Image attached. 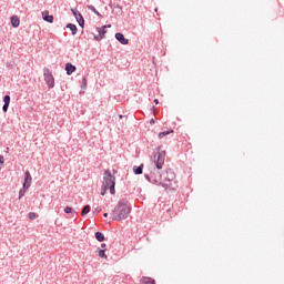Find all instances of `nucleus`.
<instances>
[{
    "mask_svg": "<svg viewBox=\"0 0 284 284\" xmlns=\"http://www.w3.org/2000/svg\"><path fill=\"white\" fill-rule=\"evenodd\" d=\"M132 212V205L125 199L119 201V203L114 206L111 212V219L113 221H125L130 216Z\"/></svg>",
    "mask_w": 284,
    "mask_h": 284,
    "instance_id": "obj_1",
    "label": "nucleus"
},
{
    "mask_svg": "<svg viewBox=\"0 0 284 284\" xmlns=\"http://www.w3.org/2000/svg\"><path fill=\"white\" fill-rule=\"evenodd\" d=\"M114 185H116V178H114L110 171H105L102 182L101 196H105V192H108V190H110V194H116Z\"/></svg>",
    "mask_w": 284,
    "mask_h": 284,
    "instance_id": "obj_2",
    "label": "nucleus"
},
{
    "mask_svg": "<svg viewBox=\"0 0 284 284\" xmlns=\"http://www.w3.org/2000/svg\"><path fill=\"white\" fill-rule=\"evenodd\" d=\"M43 75L48 88H54V75H52V72L45 69Z\"/></svg>",
    "mask_w": 284,
    "mask_h": 284,
    "instance_id": "obj_3",
    "label": "nucleus"
},
{
    "mask_svg": "<svg viewBox=\"0 0 284 284\" xmlns=\"http://www.w3.org/2000/svg\"><path fill=\"white\" fill-rule=\"evenodd\" d=\"M164 163H165V151H161L158 154L155 166L158 168V170H162Z\"/></svg>",
    "mask_w": 284,
    "mask_h": 284,
    "instance_id": "obj_4",
    "label": "nucleus"
},
{
    "mask_svg": "<svg viewBox=\"0 0 284 284\" xmlns=\"http://www.w3.org/2000/svg\"><path fill=\"white\" fill-rule=\"evenodd\" d=\"M32 183V175H30V171L24 172V182H23V187L29 190L30 185Z\"/></svg>",
    "mask_w": 284,
    "mask_h": 284,
    "instance_id": "obj_5",
    "label": "nucleus"
},
{
    "mask_svg": "<svg viewBox=\"0 0 284 284\" xmlns=\"http://www.w3.org/2000/svg\"><path fill=\"white\" fill-rule=\"evenodd\" d=\"M71 12L75 17L79 26H81V28H83V26L85 23V20H83V16H81V13L78 12L77 10H74V9H71Z\"/></svg>",
    "mask_w": 284,
    "mask_h": 284,
    "instance_id": "obj_6",
    "label": "nucleus"
},
{
    "mask_svg": "<svg viewBox=\"0 0 284 284\" xmlns=\"http://www.w3.org/2000/svg\"><path fill=\"white\" fill-rule=\"evenodd\" d=\"M105 28H112V26H104L102 27V29H98L99 34L94 37L95 41H101V39H103V37H105Z\"/></svg>",
    "mask_w": 284,
    "mask_h": 284,
    "instance_id": "obj_7",
    "label": "nucleus"
},
{
    "mask_svg": "<svg viewBox=\"0 0 284 284\" xmlns=\"http://www.w3.org/2000/svg\"><path fill=\"white\" fill-rule=\"evenodd\" d=\"M42 19H43V21H47L48 23H54V17L50 16V12H48V11L42 12Z\"/></svg>",
    "mask_w": 284,
    "mask_h": 284,
    "instance_id": "obj_8",
    "label": "nucleus"
},
{
    "mask_svg": "<svg viewBox=\"0 0 284 284\" xmlns=\"http://www.w3.org/2000/svg\"><path fill=\"white\" fill-rule=\"evenodd\" d=\"M116 41H120L122 45H128L130 43V40L125 39V36L123 33H115Z\"/></svg>",
    "mask_w": 284,
    "mask_h": 284,
    "instance_id": "obj_9",
    "label": "nucleus"
},
{
    "mask_svg": "<svg viewBox=\"0 0 284 284\" xmlns=\"http://www.w3.org/2000/svg\"><path fill=\"white\" fill-rule=\"evenodd\" d=\"M65 72L68 77H70L73 72H77V67L72 65V63L68 62L65 64Z\"/></svg>",
    "mask_w": 284,
    "mask_h": 284,
    "instance_id": "obj_10",
    "label": "nucleus"
},
{
    "mask_svg": "<svg viewBox=\"0 0 284 284\" xmlns=\"http://www.w3.org/2000/svg\"><path fill=\"white\" fill-rule=\"evenodd\" d=\"M20 24H21V20L19 19V17L18 16H12L11 17L12 28H19Z\"/></svg>",
    "mask_w": 284,
    "mask_h": 284,
    "instance_id": "obj_11",
    "label": "nucleus"
},
{
    "mask_svg": "<svg viewBox=\"0 0 284 284\" xmlns=\"http://www.w3.org/2000/svg\"><path fill=\"white\" fill-rule=\"evenodd\" d=\"M141 283L142 284H156V282L152 277H142Z\"/></svg>",
    "mask_w": 284,
    "mask_h": 284,
    "instance_id": "obj_12",
    "label": "nucleus"
},
{
    "mask_svg": "<svg viewBox=\"0 0 284 284\" xmlns=\"http://www.w3.org/2000/svg\"><path fill=\"white\" fill-rule=\"evenodd\" d=\"M95 239H97V241H99V243H103V241H105V235H103V233H101V232H97Z\"/></svg>",
    "mask_w": 284,
    "mask_h": 284,
    "instance_id": "obj_13",
    "label": "nucleus"
},
{
    "mask_svg": "<svg viewBox=\"0 0 284 284\" xmlns=\"http://www.w3.org/2000/svg\"><path fill=\"white\" fill-rule=\"evenodd\" d=\"M169 134H174V130L160 132L158 136H159V139H163L164 136H168Z\"/></svg>",
    "mask_w": 284,
    "mask_h": 284,
    "instance_id": "obj_14",
    "label": "nucleus"
},
{
    "mask_svg": "<svg viewBox=\"0 0 284 284\" xmlns=\"http://www.w3.org/2000/svg\"><path fill=\"white\" fill-rule=\"evenodd\" d=\"M133 172L134 174H143V164L140 166H134Z\"/></svg>",
    "mask_w": 284,
    "mask_h": 284,
    "instance_id": "obj_15",
    "label": "nucleus"
},
{
    "mask_svg": "<svg viewBox=\"0 0 284 284\" xmlns=\"http://www.w3.org/2000/svg\"><path fill=\"white\" fill-rule=\"evenodd\" d=\"M67 28L69 30H71L72 34H77V26L75 24L69 23V24H67Z\"/></svg>",
    "mask_w": 284,
    "mask_h": 284,
    "instance_id": "obj_16",
    "label": "nucleus"
},
{
    "mask_svg": "<svg viewBox=\"0 0 284 284\" xmlns=\"http://www.w3.org/2000/svg\"><path fill=\"white\" fill-rule=\"evenodd\" d=\"M87 214H90V205H85L82 209L81 216H87Z\"/></svg>",
    "mask_w": 284,
    "mask_h": 284,
    "instance_id": "obj_17",
    "label": "nucleus"
},
{
    "mask_svg": "<svg viewBox=\"0 0 284 284\" xmlns=\"http://www.w3.org/2000/svg\"><path fill=\"white\" fill-rule=\"evenodd\" d=\"M98 256H100V258H108V255L105 254V250H102V248H100L99 251H98Z\"/></svg>",
    "mask_w": 284,
    "mask_h": 284,
    "instance_id": "obj_18",
    "label": "nucleus"
},
{
    "mask_svg": "<svg viewBox=\"0 0 284 284\" xmlns=\"http://www.w3.org/2000/svg\"><path fill=\"white\" fill-rule=\"evenodd\" d=\"M26 192H28V189L23 187L22 190L19 191V199L22 196H26Z\"/></svg>",
    "mask_w": 284,
    "mask_h": 284,
    "instance_id": "obj_19",
    "label": "nucleus"
},
{
    "mask_svg": "<svg viewBox=\"0 0 284 284\" xmlns=\"http://www.w3.org/2000/svg\"><path fill=\"white\" fill-rule=\"evenodd\" d=\"M3 101L4 105H10V95H4Z\"/></svg>",
    "mask_w": 284,
    "mask_h": 284,
    "instance_id": "obj_20",
    "label": "nucleus"
},
{
    "mask_svg": "<svg viewBox=\"0 0 284 284\" xmlns=\"http://www.w3.org/2000/svg\"><path fill=\"white\" fill-rule=\"evenodd\" d=\"M29 219L32 221L33 219H37V213L30 212L29 213Z\"/></svg>",
    "mask_w": 284,
    "mask_h": 284,
    "instance_id": "obj_21",
    "label": "nucleus"
},
{
    "mask_svg": "<svg viewBox=\"0 0 284 284\" xmlns=\"http://www.w3.org/2000/svg\"><path fill=\"white\" fill-rule=\"evenodd\" d=\"M64 212H65V214H71V213H72V207L67 206V207L64 209Z\"/></svg>",
    "mask_w": 284,
    "mask_h": 284,
    "instance_id": "obj_22",
    "label": "nucleus"
},
{
    "mask_svg": "<svg viewBox=\"0 0 284 284\" xmlns=\"http://www.w3.org/2000/svg\"><path fill=\"white\" fill-rule=\"evenodd\" d=\"M88 10H91V12H97V8L94 6H88Z\"/></svg>",
    "mask_w": 284,
    "mask_h": 284,
    "instance_id": "obj_23",
    "label": "nucleus"
},
{
    "mask_svg": "<svg viewBox=\"0 0 284 284\" xmlns=\"http://www.w3.org/2000/svg\"><path fill=\"white\" fill-rule=\"evenodd\" d=\"M8 108H10V104H3L2 111H3V112H8Z\"/></svg>",
    "mask_w": 284,
    "mask_h": 284,
    "instance_id": "obj_24",
    "label": "nucleus"
},
{
    "mask_svg": "<svg viewBox=\"0 0 284 284\" xmlns=\"http://www.w3.org/2000/svg\"><path fill=\"white\" fill-rule=\"evenodd\" d=\"M82 83L84 88H88V80L85 78L82 79Z\"/></svg>",
    "mask_w": 284,
    "mask_h": 284,
    "instance_id": "obj_25",
    "label": "nucleus"
},
{
    "mask_svg": "<svg viewBox=\"0 0 284 284\" xmlns=\"http://www.w3.org/2000/svg\"><path fill=\"white\" fill-rule=\"evenodd\" d=\"M101 250H104L105 251V247H108V245L105 243L101 244Z\"/></svg>",
    "mask_w": 284,
    "mask_h": 284,
    "instance_id": "obj_26",
    "label": "nucleus"
},
{
    "mask_svg": "<svg viewBox=\"0 0 284 284\" xmlns=\"http://www.w3.org/2000/svg\"><path fill=\"white\" fill-rule=\"evenodd\" d=\"M155 105H159V99L154 100Z\"/></svg>",
    "mask_w": 284,
    "mask_h": 284,
    "instance_id": "obj_27",
    "label": "nucleus"
},
{
    "mask_svg": "<svg viewBox=\"0 0 284 284\" xmlns=\"http://www.w3.org/2000/svg\"><path fill=\"white\" fill-rule=\"evenodd\" d=\"M94 14H97L98 17H101V13H99V11L94 12Z\"/></svg>",
    "mask_w": 284,
    "mask_h": 284,
    "instance_id": "obj_28",
    "label": "nucleus"
},
{
    "mask_svg": "<svg viewBox=\"0 0 284 284\" xmlns=\"http://www.w3.org/2000/svg\"><path fill=\"white\" fill-rule=\"evenodd\" d=\"M94 14H97L98 17H101V13H99V11L94 12Z\"/></svg>",
    "mask_w": 284,
    "mask_h": 284,
    "instance_id": "obj_29",
    "label": "nucleus"
},
{
    "mask_svg": "<svg viewBox=\"0 0 284 284\" xmlns=\"http://www.w3.org/2000/svg\"><path fill=\"white\" fill-rule=\"evenodd\" d=\"M95 210H97V212H101V207H97Z\"/></svg>",
    "mask_w": 284,
    "mask_h": 284,
    "instance_id": "obj_30",
    "label": "nucleus"
},
{
    "mask_svg": "<svg viewBox=\"0 0 284 284\" xmlns=\"http://www.w3.org/2000/svg\"><path fill=\"white\" fill-rule=\"evenodd\" d=\"M104 219H108V213H104Z\"/></svg>",
    "mask_w": 284,
    "mask_h": 284,
    "instance_id": "obj_31",
    "label": "nucleus"
}]
</instances>
